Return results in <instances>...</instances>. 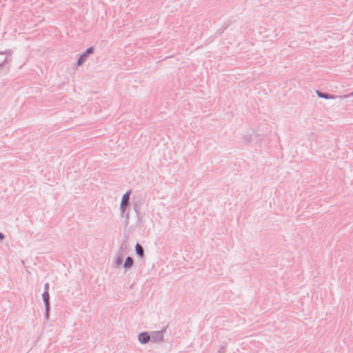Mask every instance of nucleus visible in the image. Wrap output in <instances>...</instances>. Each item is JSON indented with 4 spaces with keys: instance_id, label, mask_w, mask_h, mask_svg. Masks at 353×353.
<instances>
[{
    "instance_id": "3",
    "label": "nucleus",
    "mask_w": 353,
    "mask_h": 353,
    "mask_svg": "<svg viewBox=\"0 0 353 353\" xmlns=\"http://www.w3.org/2000/svg\"><path fill=\"white\" fill-rule=\"evenodd\" d=\"M43 301L45 302L46 310L48 312V310H49V294H48V292H45L43 294Z\"/></svg>"
},
{
    "instance_id": "4",
    "label": "nucleus",
    "mask_w": 353,
    "mask_h": 353,
    "mask_svg": "<svg viewBox=\"0 0 353 353\" xmlns=\"http://www.w3.org/2000/svg\"><path fill=\"white\" fill-rule=\"evenodd\" d=\"M135 249H136L137 254L140 256H143V250L142 247L139 243H137L136 245Z\"/></svg>"
},
{
    "instance_id": "6",
    "label": "nucleus",
    "mask_w": 353,
    "mask_h": 353,
    "mask_svg": "<svg viewBox=\"0 0 353 353\" xmlns=\"http://www.w3.org/2000/svg\"><path fill=\"white\" fill-rule=\"evenodd\" d=\"M86 57H87V54H82V55L79 57V60H78V61H77V64H78V65H81V64H82V63L85 60Z\"/></svg>"
},
{
    "instance_id": "2",
    "label": "nucleus",
    "mask_w": 353,
    "mask_h": 353,
    "mask_svg": "<svg viewBox=\"0 0 353 353\" xmlns=\"http://www.w3.org/2000/svg\"><path fill=\"white\" fill-rule=\"evenodd\" d=\"M150 339V336L148 333L143 332L139 334V340L142 343H147Z\"/></svg>"
},
{
    "instance_id": "5",
    "label": "nucleus",
    "mask_w": 353,
    "mask_h": 353,
    "mask_svg": "<svg viewBox=\"0 0 353 353\" xmlns=\"http://www.w3.org/2000/svg\"><path fill=\"white\" fill-rule=\"evenodd\" d=\"M132 263H133V261H132V258L128 257L125 259V261L124 263V267L125 268H129L132 266Z\"/></svg>"
},
{
    "instance_id": "7",
    "label": "nucleus",
    "mask_w": 353,
    "mask_h": 353,
    "mask_svg": "<svg viewBox=\"0 0 353 353\" xmlns=\"http://www.w3.org/2000/svg\"><path fill=\"white\" fill-rule=\"evenodd\" d=\"M93 51H94V48H93L92 47H91V48H88V49L87 50V51H86V53H85V54L88 55V54H89L92 53V52H93Z\"/></svg>"
},
{
    "instance_id": "9",
    "label": "nucleus",
    "mask_w": 353,
    "mask_h": 353,
    "mask_svg": "<svg viewBox=\"0 0 353 353\" xmlns=\"http://www.w3.org/2000/svg\"><path fill=\"white\" fill-rule=\"evenodd\" d=\"M4 236L2 233L0 232V240H2L3 239Z\"/></svg>"
},
{
    "instance_id": "1",
    "label": "nucleus",
    "mask_w": 353,
    "mask_h": 353,
    "mask_svg": "<svg viewBox=\"0 0 353 353\" xmlns=\"http://www.w3.org/2000/svg\"><path fill=\"white\" fill-rule=\"evenodd\" d=\"M130 194V191H128L123 196L121 203V208L122 210L125 209V208L129 201Z\"/></svg>"
},
{
    "instance_id": "8",
    "label": "nucleus",
    "mask_w": 353,
    "mask_h": 353,
    "mask_svg": "<svg viewBox=\"0 0 353 353\" xmlns=\"http://www.w3.org/2000/svg\"><path fill=\"white\" fill-rule=\"evenodd\" d=\"M318 95H319V97H321L327 98V97H325L324 94H321V93H319V92H318Z\"/></svg>"
}]
</instances>
